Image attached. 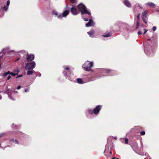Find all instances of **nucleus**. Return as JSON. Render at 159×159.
<instances>
[{
  "mask_svg": "<svg viewBox=\"0 0 159 159\" xmlns=\"http://www.w3.org/2000/svg\"><path fill=\"white\" fill-rule=\"evenodd\" d=\"M105 71L107 72V73H108L111 71L110 70L107 69L105 70Z\"/></svg>",
  "mask_w": 159,
  "mask_h": 159,
  "instance_id": "obj_31",
  "label": "nucleus"
},
{
  "mask_svg": "<svg viewBox=\"0 0 159 159\" xmlns=\"http://www.w3.org/2000/svg\"><path fill=\"white\" fill-rule=\"evenodd\" d=\"M10 74L11 75H12V76H14L16 75V74L13 72H10Z\"/></svg>",
  "mask_w": 159,
  "mask_h": 159,
  "instance_id": "obj_25",
  "label": "nucleus"
},
{
  "mask_svg": "<svg viewBox=\"0 0 159 159\" xmlns=\"http://www.w3.org/2000/svg\"><path fill=\"white\" fill-rule=\"evenodd\" d=\"M10 142L12 143H15L16 144L18 143V142L16 140H14L13 139H11L10 140Z\"/></svg>",
  "mask_w": 159,
  "mask_h": 159,
  "instance_id": "obj_20",
  "label": "nucleus"
},
{
  "mask_svg": "<svg viewBox=\"0 0 159 159\" xmlns=\"http://www.w3.org/2000/svg\"><path fill=\"white\" fill-rule=\"evenodd\" d=\"M5 134V133H2L0 134V138L4 136Z\"/></svg>",
  "mask_w": 159,
  "mask_h": 159,
  "instance_id": "obj_30",
  "label": "nucleus"
},
{
  "mask_svg": "<svg viewBox=\"0 0 159 159\" xmlns=\"http://www.w3.org/2000/svg\"><path fill=\"white\" fill-rule=\"evenodd\" d=\"M19 71L18 70H14L13 72L16 74V75H17L18 74Z\"/></svg>",
  "mask_w": 159,
  "mask_h": 159,
  "instance_id": "obj_21",
  "label": "nucleus"
},
{
  "mask_svg": "<svg viewBox=\"0 0 159 159\" xmlns=\"http://www.w3.org/2000/svg\"><path fill=\"white\" fill-rule=\"evenodd\" d=\"M94 23L93 21L91 19L90 20L89 22L86 24V26L87 27L92 26L94 25Z\"/></svg>",
  "mask_w": 159,
  "mask_h": 159,
  "instance_id": "obj_12",
  "label": "nucleus"
},
{
  "mask_svg": "<svg viewBox=\"0 0 159 159\" xmlns=\"http://www.w3.org/2000/svg\"><path fill=\"white\" fill-rule=\"evenodd\" d=\"M69 11L68 10H66L64 11L62 13L59 14L56 11H53L52 13L53 14L55 17H57L58 19H61L62 17H66L69 14Z\"/></svg>",
  "mask_w": 159,
  "mask_h": 159,
  "instance_id": "obj_2",
  "label": "nucleus"
},
{
  "mask_svg": "<svg viewBox=\"0 0 159 159\" xmlns=\"http://www.w3.org/2000/svg\"><path fill=\"white\" fill-rule=\"evenodd\" d=\"M140 14H138L137 16V18L139 20V18H140Z\"/></svg>",
  "mask_w": 159,
  "mask_h": 159,
  "instance_id": "obj_36",
  "label": "nucleus"
},
{
  "mask_svg": "<svg viewBox=\"0 0 159 159\" xmlns=\"http://www.w3.org/2000/svg\"><path fill=\"white\" fill-rule=\"evenodd\" d=\"M77 83L80 84H82L83 83L82 79L80 78L77 79Z\"/></svg>",
  "mask_w": 159,
  "mask_h": 159,
  "instance_id": "obj_17",
  "label": "nucleus"
},
{
  "mask_svg": "<svg viewBox=\"0 0 159 159\" xmlns=\"http://www.w3.org/2000/svg\"><path fill=\"white\" fill-rule=\"evenodd\" d=\"M149 55L150 56H152L153 55V53L152 52V53H148Z\"/></svg>",
  "mask_w": 159,
  "mask_h": 159,
  "instance_id": "obj_40",
  "label": "nucleus"
},
{
  "mask_svg": "<svg viewBox=\"0 0 159 159\" xmlns=\"http://www.w3.org/2000/svg\"><path fill=\"white\" fill-rule=\"evenodd\" d=\"M138 154L139 155H142V156H143L144 155V154H140V153H138Z\"/></svg>",
  "mask_w": 159,
  "mask_h": 159,
  "instance_id": "obj_47",
  "label": "nucleus"
},
{
  "mask_svg": "<svg viewBox=\"0 0 159 159\" xmlns=\"http://www.w3.org/2000/svg\"><path fill=\"white\" fill-rule=\"evenodd\" d=\"M143 30H144V32L143 33V34H145L147 31L148 30L147 29H144Z\"/></svg>",
  "mask_w": 159,
  "mask_h": 159,
  "instance_id": "obj_33",
  "label": "nucleus"
},
{
  "mask_svg": "<svg viewBox=\"0 0 159 159\" xmlns=\"http://www.w3.org/2000/svg\"><path fill=\"white\" fill-rule=\"evenodd\" d=\"M34 72V70H28L27 72V74L28 75H30L32 74Z\"/></svg>",
  "mask_w": 159,
  "mask_h": 159,
  "instance_id": "obj_18",
  "label": "nucleus"
},
{
  "mask_svg": "<svg viewBox=\"0 0 159 159\" xmlns=\"http://www.w3.org/2000/svg\"><path fill=\"white\" fill-rule=\"evenodd\" d=\"M140 143L141 144V148H142V149H143V145L142 141H140Z\"/></svg>",
  "mask_w": 159,
  "mask_h": 159,
  "instance_id": "obj_29",
  "label": "nucleus"
},
{
  "mask_svg": "<svg viewBox=\"0 0 159 159\" xmlns=\"http://www.w3.org/2000/svg\"><path fill=\"white\" fill-rule=\"evenodd\" d=\"M10 3V1L9 0L7 1V4H6L7 5V7H8V6L9 5Z\"/></svg>",
  "mask_w": 159,
  "mask_h": 159,
  "instance_id": "obj_27",
  "label": "nucleus"
},
{
  "mask_svg": "<svg viewBox=\"0 0 159 159\" xmlns=\"http://www.w3.org/2000/svg\"><path fill=\"white\" fill-rule=\"evenodd\" d=\"M144 52L145 53H146V51L145 50H144Z\"/></svg>",
  "mask_w": 159,
  "mask_h": 159,
  "instance_id": "obj_55",
  "label": "nucleus"
},
{
  "mask_svg": "<svg viewBox=\"0 0 159 159\" xmlns=\"http://www.w3.org/2000/svg\"><path fill=\"white\" fill-rule=\"evenodd\" d=\"M6 93L8 94V95L10 98H11V99L13 100H15V98H12L11 97V95H10V94L11 92V90L10 89H8V87L7 86L6 88Z\"/></svg>",
  "mask_w": 159,
  "mask_h": 159,
  "instance_id": "obj_9",
  "label": "nucleus"
},
{
  "mask_svg": "<svg viewBox=\"0 0 159 159\" xmlns=\"http://www.w3.org/2000/svg\"><path fill=\"white\" fill-rule=\"evenodd\" d=\"M125 144H127L128 143L129 140L128 139H127V138L125 139Z\"/></svg>",
  "mask_w": 159,
  "mask_h": 159,
  "instance_id": "obj_26",
  "label": "nucleus"
},
{
  "mask_svg": "<svg viewBox=\"0 0 159 159\" xmlns=\"http://www.w3.org/2000/svg\"><path fill=\"white\" fill-rule=\"evenodd\" d=\"M157 29V27L156 26H154L152 28V30L153 31H155Z\"/></svg>",
  "mask_w": 159,
  "mask_h": 159,
  "instance_id": "obj_28",
  "label": "nucleus"
},
{
  "mask_svg": "<svg viewBox=\"0 0 159 159\" xmlns=\"http://www.w3.org/2000/svg\"><path fill=\"white\" fill-rule=\"evenodd\" d=\"M71 2L72 3H74L75 2L76 0H70Z\"/></svg>",
  "mask_w": 159,
  "mask_h": 159,
  "instance_id": "obj_34",
  "label": "nucleus"
},
{
  "mask_svg": "<svg viewBox=\"0 0 159 159\" xmlns=\"http://www.w3.org/2000/svg\"><path fill=\"white\" fill-rule=\"evenodd\" d=\"M111 33L110 32H108L103 35L102 36L104 37H108L111 36Z\"/></svg>",
  "mask_w": 159,
  "mask_h": 159,
  "instance_id": "obj_15",
  "label": "nucleus"
},
{
  "mask_svg": "<svg viewBox=\"0 0 159 159\" xmlns=\"http://www.w3.org/2000/svg\"><path fill=\"white\" fill-rule=\"evenodd\" d=\"M111 139V140H112V138L111 137H110V138L109 137V138H108V140H107L108 141L109 139Z\"/></svg>",
  "mask_w": 159,
  "mask_h": 159,
  "instance_id": "obj_44",
  "label": "nucleus"
},
{
  "mask_svg": "<svg viewBox=\"0 0 159 159\" xmlns=\"http://www.w3.org/2000/svg\"><path fill=\"white\" fill-rule=\"evenodd\" d=\"M87 33L90 37L92 38L93 37V34L94 33V32L93 30H91L89 32H88Z\"/></svg>",
  "mask_w": 159,
  "mask_h": 159,
  "instance_id": "obj_14",
  "label": "nucleus"
},
{
  "mask_svg": "<svg viewBox=\"0 0 159 159\" xmlns=\"http://www.w3.org/2000/svg\"><path fill=\"white\" fill-rule=\"evenodd\" d=\"M112 159H119V158H116L115 159V157H113L112 158Z\"/></svg>",
  "mask_w": 159,
  "mask_h": 159,
  "instance_id": "obj_49",
  "label": "nucleus"
},
{
  "mask_svg": "<svg viewBox=\"0 0 159 159\" xmlns=\"http://www.w3.org/2000/svg\"><path fill=\"white\" fill-rule=\"evenodd\" d=\"M3 148V149L4 150V149L5 148Z\"/></svg>",
  "mask_w": 159,
  "mask_h": 159,
  "instance_id": "obj_56",
  "label": "nucleus"
},
{
  "mask_svg": "<svg viewBox=\"0 0 159 159\" xmlns=\"http://www.w3.org/2000/svg\"><path fill=\"white\" fill-rule=\"evenodd\" d=\"M13 50H11V52H13Z\"/></svg>",
  "mask_w": 159,
  "mask_h": 159,
  "instance_id": "obj_57",
  "label": "nucleus"
},
{
  "mask_svg": "<svg viewBox=\"0 0 159 159\" xmlns=\"http://www.w3.org/2000/svg\"><path fill=\"white\" fill-rule=\"evenodd\" d=\"M77 7L78 9L80 11L81 14V15H84L85 14H87L89 16L91 15V13L87 10V8L82 3H80L79 4L78 6Z\"/></svg>",
  "mask_w": 159,
  "mask_h": 159,
  "instance_id": "obj_1",
  "label": "nucleus"
},
{
  "mask_svg": "<svg viewBox=\"0 0 159 159\" xmlns=\"http://www.w3.org/2000/svg\"><path fill=\"white\" fill-rule=\"evenodd\" d=\"M63 75H64V76L66 77V79H68L70 80L71 81H72V80H71L70 79V78L67 76V72L66 71H64L63 72Z\"/></svg>",
  "mask_w": 159,
  "mask_h": 159,
  "instance_id": "obj_19",
  "label": "nucleus"
},
{
  "mask_svg": "<svg viewBox=\"0 0 159 159\" xmlns=\"http://www.w3.org/2000/svg\"><path fill=\"white\" fill-rule=\"evenodd\" d=\"M22 76V75H20L18 76L17 77V78H18L20 77H21Z\"/></svg>",
  "mask_w": 159,
  "mask_h": 159,
  "instance_id": "obj_45",
  "label": "nucleus"
},
{
  "mask_svg": "<svg viewBox=\"0 0 159 159\" xmlns=\"http://www.w3.org/2000/svg\"><path fill=\"white\" fill-rule=\"evenodd\" d=\"M70 11L72 14L74 15H76L79 13V11L74 7L71 8Z\"/></svg>",
  "mask_w": 159,
  "mask_h": 159,
  "instance_id": "obj_8",
  "label": "nucleus"
},
{
  "mask_svg": "<svg viewBox=\"0 0 159 159\" xmlns=\"http://www.w3.org/2000/svg\"><path fill=\"white\" fill-rule=\"evenodd\" d=\"M93 65V62L87 61L83 65L82 67L84 68L85 70L89 71L91 69Z\"/></svg>",
  "mask_w": 159,
  "mask_h": 159,
  "instance_id": "obj_3",
  "label": "nucleus"
},
{
  "mask_svg": "<svg viewBox=\"0 0 159 159\" xmlns=\"http://www.w3.org/2000/svg\"><path fill=\"white\" fill-rule=\"evenodd\" d=\"M6 50V49H3L2 51L1 52L2 53H6V52H4V51L5 50Z\"/></svg>",
  "mask_w": 159,
  "mask_h": 159,
  "instance_id": "obj_32",
  "label": "nucleus"
},
{
  "mask_svg": "<svg viewBox=\"0 0 159 159\" xmlns=\"http://www.w3.org/2000/svg\"><path fill=\"white\" fill-rule=\"evenodd\" d=\"M65 70H68V72H69L70 73H71L70 71V68L69 67L67 66L65 67L64 68Z\"/></svg>",
  "mask_w": 159,
  "mask_h": 159,
  "instance_id": "obj_22",
  "label": "nucleus"
},
{
  "mask_svg": "<svg viewBox=\"0 0 159 159\" xmlns=\"http://www.w3.org/2000/svg\"><path fill=\"white\" fill-rule=\"evenodd\" d=\"M84 20L85 21H88L89 20V19L87 18H84Z\"/></svg>",
  "mask_w": 159,
  "mask_h": 159,
  "instance_id": "obj_38",
  "label": "nucleus"
},
{
  "mask_svg": "<svg viewBox=\"0 0 159 159\" xmlns=\"http://www.w3.org/2000/svg\"><path fill=\"white\" fill-rule=\"evenodd\" d=\"M138 34L139 35H140V34H142V32L141 31H139L138 32Z\"/></svg>",
  "mask_w": 159,
  "mask_h": 159,
  "instance_id": "obj_39",
  "label": "nucleus"
},
{
  "mask_svg": "<svg viewBox=\"0 0 159 159\" xmlns=\"http://www.w3.org/2000/svg\"><path fill=\"white\" fill-rule=\"evenodd\" d=\"M145 133L144 131H142L140 133V134L141 135H144L145 134Z\"/></svg>",
  "mask_w": 159,
  "mask_h": 159,
  "instance_id": "obj_23",
  "label": "nucleus"
},
{
  "mask_svg": "<svg viewBox=\"0 0 159 159\" xmlns=\"http://www.w3.org/2000/svg\"><path fill=\"white\" fill-rule=\"evenodd\" d=\"M10 71H9L4 72L2 74V76L4 77H6L7 75H10Z\"/></svg>",
  "mask_w": 159,
  "mask_h": 159,
  "instance_id": "obj_16",
  "label": "nucleus"
},
{
  "mask_svg": "<svg viewBox=\"0 0 159 159\" xmlns=\"http://www.w3.org/2000/svg\"><path fill=\"white\" fill-rule=\"evenodd\" d=\"M11 76L10 75H9L7 76V80H9V79H11Z\"/></svg>",
  "mask_w": 159,
  "mask_h": 159,
  "instance_id": "obj_35",
  "label": "nucleus"
},
{
  "mask_svg": "<svg viewBox=\"0 0 159 159\" xmlns=\"http://www.w3.org/2000/svg\"><path fill=\"white\" fill-rule=\"evenodd\" d=\"M139 25V23L138 22H137V28H138Z\"/></svg>",
  "mask_w": 159,
  "mask_h": 159,
  "instance_id": "obj_43",
  "label": "nucleus"
},
{
  "mask_svg": "<svg viewBox=\"0 0 159 159\" xmlns=\"http://www.w3.org/2000/svg\"><path fill=\"white\" fill-rule=\"evenodd\" d=\"M150 40H151V39H148V40H147V43H148V42L150 41Z\"/></svg>",
  "mask_w": 159,
  "mask_h": 159,
  "instance_id": "obj_46",
  "label": "nucleus"
},
{
  "mask_svg": "<svg viewBox=\"0 0 159 159\" xmlns=\"http://www.w3.org/2000/svg\"><path fill=\"white\" fill-rule=\"evenodd\" d=\"M138 6H139V7H140V8H142V7H140V5H139V4H138Z\"/></svg>",
  "mask_w": 159,
  "mask_h": 159,
  "instance_id": "obj_50",
  "label": "nucleus"
},
{
  "mask_svg": "<svg viewBox=\"0 0 159 159\" xmlns=\"http://www.w3.org/2000/svg\"><path fill=\"white\" fill-rule=\"evenodd\" d=\"M145 5L151 8H155L156 7L155 5L153 2H148L145 3Z\"/></svg>",
  "mask_w": 159,
  "mask_h": 159,
  "instance_id": "obj_11",
  "label": "nucleus"
},
{
  "mask_svg": "<svg viewBox=\"0 0 159 159\" xmlns=\"http://www.w3.org/2000/svg\"><path fill=\"white\" fill-rule=\"evenodd\" d=\"M41 74H40L39 75V76H41Z\"/></svg>",
  "mask_w": 159,
  "mask_h": 159,
  "instance_id": "obj_54",
  "label": "nucleus"
},
{
  "mask_svg": "<svg viewBox=\"0 0 159 159\" xmlns=\"http://www.w3.org/2000/svg\"><path fill=\"white\" fill-rule=\"evenodd\" d=\"M101 108L102 106L101 105H98L94 109L93 111L91 110H88L89 113L91 114L94 113L97 115L99 113Z\"/></svg>",
  "mask_w": 159,
  "mask_h": 159,
  "instance_id": "obj_4",
  "label": "nucleus"
},
{
  "mask_svg": "<svg viewBox=\"0 0 159 159\" xmlns=\"http://www.w3.org/2000/svg\"><path fill=\"white\" fill-rule=\"evenodd\" d=\"M114 139L116 140L117 139V137H114Z\"/></svg>",
  "mask_w": 159,
  "mask_h": 159,
  "instance_id": "obj_51",
  "label": "nucleus"
},
{
  "mask_svg": "<svg viewBox=\"0 0 159 159\" xmlns=\"http://www.w3.org/2000/svg\"><path fill=\"white\" fill-rule=\"evenodd\" d=\"M124 2L125 5L127 7H131V3L130 2L127 0H125L124 1Z\"/></svg>",
  "mask_w": 159,
  "mask_h": 159,
  "instance_id": "obj_13",
  "label": "nucleus"
},
{
  "mask_svg": "<svg viewBox=\"0 0 159 159\" xmlns=\"http://www.w3.org/2000/svg\"><path fill=\"white\" fill-rule=\"evenodd\" d=\"M34 55L33 54L28 55L27 57V61H31L34 60Z\"/></svg>",
  "mask_w": 159,
  "mask_h": 159,
  "instance_id": "obj_10",
  "label": "nucleus"
},
{
  "mask_svg": "<svg viewBox=\"0 0 159 159\" xmlns=\"http://www.w3.org/2000/svg\"><path fill=\"white\" fill-rule=\"evenodd\" d=\"M108 142L106 145L105 149L104 152L108 153V156H110L111 153V149H110V150H109V147L110 146V144Z\"/></svg>",
  "mask_w": 159,
  "mask_h": 159,
  "instance_id": "obj_6",
  "label": "nucleus"
},
{
  "mask_svg": "<svg viewBox=\"0 0 159 159\" xmlns=\"http://www.w3.org/2000/svg\"><path fill=\"white\" fill-rule=\"evenodd\" d=\"M19 59H19V58H18V59H17L15 61H18V60H19Z\"/></svg>",
  "mask_w": 159,
  "mask_h": 159,
  "instance_id": "obj_48",
  "label": "nucleus"
},
{
  "mask_svg": "<svg viewBox=\"0 0 159 159\" xmlns=\"http://www.w3.org/2000/svg\"><path fill=\"white\" fill-rule=\"evenodd\" d=\"M35 62L34 61L28 63L25 65V69L27 70H32L35 67Z\"/></svg>",
  "mask_w": 159,
  "mask_h": 159,
  "instance_id": "obj_5",
  "label": "nucleus"
},
{
  "mask_svg": "<svg viewBox=\"0 0 159 159\" xmlns=\"http://www.w3.org/2000/svg\"><path fill=\"white\" fill-rule=\"evenodd\" d=\"M3 8L4 9V10L5 11H7L8 9V7H7V6L6 7L5 6H4Z\"/></svg>",
  "mask_w": 159,
  "mask_h": 159,
  "instance_id": "obj_24",
  "label": "nucleus"
},
{
  "mask_svg": "<svg viewBox=\"0 0 159 159\" xmlns=\"http://www.w3.org/2000/svg\"><path fill=\"white\" fill-rule=\"evenodd\" d=\"M17 93L18 92L17 91H14V92H12V93H11V95L12 94H14V93Z\"/></svg>",
  "mask_w": 159,
  "mask_h": 159,
  "instance_id": "obj_37",
  "label": "nucleus"
},
{
  "mask_svg": "<svg viewBox=\"0 0 159 159\" xmlns=\"http://www.w3.org/2000/svg\"><path fill=\"white\" fill-rule=\"evenodd\" d=\"M147 12L146 11H143L142 14V18L143 21L145 23H147L146 21V19L147 17Z\"/></svg>",
  "mask_w": 159,
  "mask_h": 159,
  "instance_id": "obj_7",
  "label": "nucleus"
},
{
  "mask_svg": "<svg viewBox=\"0 0 159 159\" xmlns=\"http://www.w3.org/2000/svg\"><path fill=\"white\" fill-rule=\"evenodd\" d=\"M28 91V89H25V92H26Z\"/></svg>",
  "mask_w": 159,
  "mask_h": 159,
  "instance_id": "obj_41",
  "label": "nucleus"
},
{
  "mask_svg": "<svg viewBox=\"0 0 159 159\" xmlns=\"http://www.w3.org/2000/svg\"><path fill=\"white\" fill-rule=\"evenodd\" d=\"M2 98V96L0 95V99H1Z\"/></svg>",
  "mask_w": 159,
  "mask_h": 159,
  "instance_id": "obj_52",
  "label": "nucleus"
},
{
  "mask_svg": "<svg viewBox=\"0 0 159 159\" xmlns=\"http://www.w3.org/2000/svg\"><path fill=\"white\" fill-rule=\"evenodd\" d=\"M21 87H20V86H18L17 88V89H19Z\"/></svg>",
  "mask_w": 159,
  "mask_h": 159,
  "instance_id": "obj_42",
  "label": "nucleus"
},
{
  "mask_svg": "<svg viewBox=\"0 0 159 159\" xmlns=\"http://www.w3.org/2000/svg\"><path fill=\"white\" fill-rule=\"evenodd\" d=\"M134 11H135V8L134 9Z\"/></svg>",
  "mask_w": 159,
  "mask_h": 159,
  "instance_id": "obj_53",
  "label": "nucleus"
}]
</instances>
